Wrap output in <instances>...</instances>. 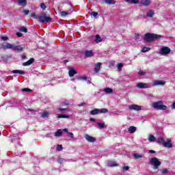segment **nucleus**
<instances>
[{
	"instance_id": "nucleus-53",
	"label": "nucleus",
	"mask_w": 175,
	"mask_h": 175,
	"mask_svg": "<svg viewBox=\"0 0 175 175\" xmlns=\"http://www.w3.org/2000/svg\"><path fill=\"white\" fill-rule=\"evenodd\" d=\"M123 169H124V170L128 171V170H129V167H128V166H124V167H123Z\"/></svg>"
},
{
	"instance_id": "nucleus-1",
	"label": "nucleus",
	"mask_w": 175,
	"mask_h": 175,
	"mask_svg": "<svg viewBox=\"0 0 175 175\" xmlns=\"http://www.w3.org/2000/svg\"><path fill=\"white\" fill-rule=\"evenodd\" d=\"M31 17H33V18L38 20V21H40V23H42V24H43V23H50V21L53 20L51 17L48 16L46 14V12H42L40 15H36V14L33 12L31 14Z\"/></svg>"
},
{
	"instance_id": "nucleus-49",
	"label": "nucleus",
	"mask_w": 175,
	"mask_h": 175,
	"mask_svg": "<svg viewBox=\"0 0 175 175\" xmlns=\"http://www.w3.org/2000/svg\"><path fill=\"white\" fill-rule=\"evenodd\" d=\"M91 16H93V17H96V16H98V12H92L91 13Z\"/></svg>"
},
{
	"instance_id": "nucleus-13",
	"label": "nucleus",
	"mask_w": 175,
	"mask_h": 175,
	"mask_svg": "<svg viewBox=\"0 0 175 175\" xmlns=\"http://www.w3.org/2000/svg\"><path fill=\"white\" fill-rule=\"evenodd\" d=\"M34 61H35V59L33 57H31L27 62H23V66H29V65H32V64H33Z\"/></svg>"
},
{
	"instance_id": "nucleus-27",
	"label": "nucleus",
	"mask_w": 175,
	"mask_h": 175,
	"mask_svg": "<svg viewBox=\"0 0 175 175\" xmlns=\"http://www.w3.org/2000/svg\"><path fill=\"white\" fill-rule=\"evenodd\" d=\"M126 2H129V3H133L134 5H138L139 0H125Z\"/></svg>"
},
{
	"instance_id": "nucleus-24",
	"label": "nucleus",
	"mask_w": 175,
	"mask_h": 175,
	"mask_svg": "<svg viewBox=\"0 0 175 175\" xmlns=\"http://www.w3.org/2000/svg\"><path fill=\"white\" fill-rule=\"evenodd\" d=\"M154 14H155V12L152 10H150L148 12H147V17H150V18H152L154 17Z\"/></svg>"
},
{
	"instance_id": "nucleus-5",
	"label": "nucleus",
	"mask_w": 175,
	"mask_h": 175,
	"mask_svg": "<svg viewBox=\"0 0 175 175\" xmlns=\"http://www.w3.org/2000/svg\"><path fill=\"white\" fill-rule=\"evenodd\" d=\"M172 50H170V48L167 46H163L161 49L159 51V54H161V55H167V54H170Z\"/></svg>"
},
{
	"instance_id": "nucleus-33",
	"label": "nucleus",
	"mask_w": 175,
	"mask_h": 175,
	"mask_svg": "<svg viewBox=\"0 0 175 175\" xmlns=\"http://www.w3.org/2000/svg\"><path fill=\"white\" fill-rule=\"evenodd\" d=\"M157 143L163 146V143H165V139H163V137L159 138Z\"/></svg>"
},
{
	"instance_id": "nucleus-2",
	"label": "nucleus",
	"mask_w": 175,
	"mask_h": 175,
	"mask_svg": "<svg viewBox=\"0 0 175 175\" xmlns=\"http://www.w3.org/2000/svg\"><path fill=\"white\" fill-rule=\"evenodd\" d=\"M162 36L154 33H145L144 40H146V43H151L154 42V40L157 39H161Z\"/></svg>"
},
{
	"instance_id": "nucleus-47",
	"label": "nucleus",
	"mask_w": 175,
	"mask_h": 175,
	"mask_svg": "<svg viewBox=\"0 0 175 175\" xmlns=\"http://www.w3.org/2000/svg\"><path fill=\"white\" fill-rule=\"evenodd\" d=\"M58 111H60V113H64L66 110L65 108H57Z\"/></svg>"
},
{
	"instance_id": "nucleus-61",
	"label": "nucleus",
	"mask_w": 175,
	"mask_h": 175,
	"mask_svg": "<svg viewBox=\"0 0 175 175\" xmlns=\"http://www.w3.org/2000/svg\"><path fill=\"white\" fill-rule=\"evenodd\" d=\"M81 106H83L81 103L78 105V107H81Z\"/></svg>"
},
{
	"instance_id": "nucleus-3",
	"label": "nucleus",
	"mask_w": 175,
	"mask_h": 175,
	"mask_svg": "<svg viewBox=\"0 0 175 175\" xmlns=\"http://www.w3.org/2000/svg\"><path fill=\"white\" fill-rule=\"evenodd\" d=\"M152 107L157 109V110H166L167 109V107L163 105V101L161 100L153 103Z\"/></svg>"
},
{
	"instance_id": "nucleus-19",
	"label": "nucleus",
	"mask_w": 175,
	"mask_h": 175,
	"mask_svg": "<svg viewBox=\"0 0 175 175\" xmlns=\"http://www.w3.org/2000/svg\"><path fill=\"white\" fill-rule=\"evenodd\" d=\"M136 130L137 129L135 126H131L128 129V132H129V133H135V132H136Z\"/></svg>"
},
{
	"instance_id": "nucleus-21",
	"label": "nucleus",
	"mask_w": 175,
	"mask_h": 175,
	"mask_svg": "<svg viewBox=\"0 0 175 175\" xmlns=\"http://www.w3.org/2000/svg\"><path fill=\"white\" fill-rule=\"evenodd\" d=\"M90 114H91V116H96V114H99V109H94L93 110H92L90 112Z\"/></svg>"
},
{
	"instance_id": "nucleus-6",
	"label": "nucleus",
	"mask_w": 175,
	"mask_h": 175,
	"mask_svg": "<svg viewBox=\"0 0 175 175\" xmlns=\"http://www.w3.org/2000/svg\"><path fill=\"white\" fill-rule=\"evenodd\" d=\"M163 146L165 147L166 148H172V147H173V144H172V139H167V141L164 142Z\"/></svg>"
},
{
	"instance_id": "nucleus-46",
	"label": "nucleus",
	"mask_w": 175,
	"mask_h": 175,
	"mask_svg": "<svg viewBox=\"0 0 175 175\" xmlns=\"http://www.w3.org/2000/svg\"><path fill=\"white\" fill-rule=\"evenodd\" d=\"M57 151H62V145H57Z\"/></svg>"
},
{
	"instance_id": "nucleus-60",
	"label": "nucleus",
	"mask_w": 175,
	"mask_h": 175,
	"mask_svg": "<svg viewBox=\"0 0 175 175\" xmlns=\"http://www.w3.org/2000/svg\"><path fill=\"white\" fill-rule=\"evenodd\" d=\"M81 105L82 106H87V103H82Z\"/></svg>"
},
{
	"instance_id": "nucleus-55",
	"label": "nucleus",
	"mask_w": 175,
	"mask_h": 175,
	"mask_svg": "<svg viewBox=\"0 0 175 175\" xmlns=\"http://www.w3.org/2000/svg\"><path fill=\"white\" fill-rule=\"evenodd\" d=\"M62 131V132H66V133H69V132L68 131V129H64Z\"/></svg>"
},
{
	"instance_id": "nucleus-18",
	"label": "nucleus",
	"mask_w": 175,
	"mask_h": 175,
	"mask_svg": "<svg viewBox=\"0 0 175 175\" xmlns=\"http://www.w3.org/2000/svg\"><path fill=\"white\" fill-rule=\"evenodd\" d=\"M141 3L143 6H149L151 3V0H142Z\"/></svg>"
},
{
	"instance_id": "nucleus-48",
	"label": "nucleus",
	"mask_w": 175,
	"mask_h": 175,
	"mask_svg": "<svg viewBox=\"0 0 175 175\" xmlns=\"http://www.w3.org/2000/svg\"><path fill=\"white\" fill-rule=\"evenodd\" d=\"M68 135L69 136V137H70V139H73V137H75V135L73 134V133H68Z\"/></svg>"
},
{
	"instance_id": "nucleus-50",
	"label": "nucleus",
	"mask_w": 175,
	"mask_h": 175,
	"mask_svg": "<svg viewBox=\"0 0 175 175\" xmlns=\"http://www.w3.org/2000/svg\"><path fill=\"white\" fill-rule=\"evenodd\" d=\"M9 38L7 36H3L1 37V40H4L6 41L8 40Z\"/></svg>"
},
{
	"instance_id": "nucleus-54",
	"label": "nucleus",
	"mask_w": 175,
	"mask_h": 175,
	"mask_svg": "<svg viewBox=\"0 0 175 175\" xmlns=\"http://www.w3.org/2000/svg\"><path fill=\"white\" fill-rule=\"evenodd\" d=\"M139 37H140L139 34H135V39H136V40L139 39Z\"/></svg>"
},
{
	"instance_id": "nucleus-32",
	"label": "nucleus",
	"mask_w": 175,
	"mask_h": 175,
	"mask_svg": "<svg viewBox=\"0 0 175 175\" xmlns=\"http://www.w3.org/2000/svg\"><path fill=\"white\" fill-rule=\"evenodd\" d=\"M60 14H61L62 17H65V16H68V14H69V12L62 11V12H60Z\"/></svg>"
},
{
	"instance_id": "nucleus-52",
	"label": "nucleus",
	"mask_w": 175,
	"mask_h": 175,
	"mask_svg": "<svg viewBox=\"0 0 175 175\" xmlns=\"http://www.w3.org/2000/svg\"><path fill=\"white\" fill-rule=\"evenodd\" d=\"M16 35L18 36V38H21L23 37V33H20V32H17Z\"/></svg>"
},
{
	"instance_id": "nucleus-41",
	"label": "nucleus",
	"mask_w": 175,
	"mask_h": 175,
	"mask_svg": "<svg viewBox=\"0 0 175 175\" xmlns=\"http://www.w3.org/2000/svg\"><path fill=\"white\" fill-rule=\"evenodd\" d=\"M149 142H155V137L154 135H150L148 138Z\"/></svg>"
},
{
	"instance_id": "nucleus-39",
	"label": "nucleus",
	"mask_w": 175,
	"mask_h": 175,
	"mask_svg": "<svg viewBox=\"0 0 175 175\" xmlns=\"http://www.w3.org/2000/svg\"><path fill=\"white\" fill-rule=\"evenodd\" d=\"M40 8H41V9H42V10H46V8H47L46 6V4H44V3H42L40 5Z\"/></svg>"
},
{
	"instance_id": "nucleus-14",
	"label": "nucleus",
	"mask_w": 175,
	"mask_h": 175,
	"mask_svg": "<svg viewBox=\"0 0 175 175\" xmlns=\"http://www.w3.org/2000/svg\"><path fill=\"white\" fill-rule=\"evenodd\" d=\"M100 66H102V63H100V62H98L95 65V68H94L95 73H99V72L100 71Z\"/></svg>"
},
{
	"instance_id": "nucleus-38",
	"label": "nucleus",
	"mask_w": 175,
	"mask_h": 175,
	"mask_svg": "<svg viewBox=\"0 0 175 175\" xmlns=\"http://www.w3.org/2000/svg\"><path fill=\"white\" fill-rule=\"evenodd\" d=\"M23 92H32V90L29 89V88H23L22 89Z\"/></svg>"
},
{
	"instance_id": "nucleus-12",
	"label": "nucleus",
	"mask_w": 175,
	"mask_h": 175,
	"mask_svg": "<svg viewBox=\"0 0 175 175\" xmlns=\"http://www.w3.org/2000/svg\"><path fill=\"white\" fill-rule=\"evenodd\" d=\"M94 51H85V53H84V56L86 57L87 58H90L91 57H94Z\"/></svg>"
},
{
	"instance_id": "nucleus-56",
	"label": "nucleus",
	"mask_w": 175,
	"mask_h": 175,
	"mask_svg": "<svg viewBox=\"0 0 175 175\" xmlns=\"http://www.w3.org/2000/svg\"><path fill=\"white\" fill-rule=\"evenodd\" d=\"M149 152L150 154H155V152H155V150H149Z\"/></svg>"
},
{
	"instance_id": "nucleus-25",
	"label": "nucleus",
	"mask_w": 175,
	"mask_h": 175,
	"mask_svg": "<svg viewBox=\"0 0 175 175\" xmlns=\"http://www.w3.org/2000/svg\"><path fill=\"white\" fill-rule=\"evenodd\" d=\"M11 72L16 74V73H19V75H25V72L21 70H14L11 71Z\"/></svg>"
},
{
	"instance_id": "nucleus-7",
	"label": "nucleus",
	"mask_w": 175,
	"mask_h": 175,
	"mask_svg": "<svg viewBox=\"0 0 175 175\" xmlns=\"http://www.w3.org/2000/svg\"><path fill=\"white\" fill-rule=\"evenodd\" d=\"M24 45H16L13 46V51H16V53H20V51H23Z\"/></svg>"
},
{
	"instance_id": "nucleus-26",
	"label": "nucleus",
	"mask_w": 175,
	"mask_h": 175,
	"mask_svg": "<svg viewBox=\"0 0 175 175\" xmlns=\"http://www.w3.org/2000/svg\"><path fill=\"white\" fill-rule=\"evenodd\" d=\"M133 157L135 158V159H143V155L138 153H135L133 154Z\"/></svg>"
},
{
	"instance_id": "nucleus-31",
	"label": "nucleus",
	"mask_w": 175,
	"mask_h": 175,
	"mask_svg": "<svg viewBox=\"0 0 175 175\" xmlns=\"http://www.w3.org/2000/svg\"><path fill=\"white\" fill-rule=\"evenodd\" d=\"M108 166L109 167H114L118 166V164L117 163H115V162H111V163H109Z\"/></svg>"
},
{
	"instance_id": "nucleus-10",
	"label": "nucleus",
	"mask_w": 175,
	"mask_h": 175,
	"mask_svg": "<svg viewBox=\"0 0 175 175\" xmlns=\"http://www.w3.org/2000/svg\"><path fill=\"white\" fill-rule=\"evenodd\" d=\"M166 81L156 80L153 81V85H165Z\"/></svg>"
},
{
	"instance_id": "nucleus-9",
	"label": "nucleus",
	"mask_w": 175,
	"mask_h": 175,
	"mask_svg": "<svg viewBox=\"0 0 175 175\" xmlns=\"http://www.w3.org/2000/svg\"><path fill=\"white\" fill-rule=\"evenodd\" d=\"M137 87L138 88L144 89V88H150V85L147 83H144L143 82H139L137 83Z\"/></svg>"
},
{
	"instance_id": "nucleus-11",
	"label": "nucleus",
	"mask_w": 175,
	"mask_h": 175,
	"mask_svg": "<svg viewBox=\"0 0 175 175\" xmlns=\"http://www.w3.org/2000/svg\"><path fill=\"white\" fill-rule=\"evenodd\" d=\"M85 139L89 142L90 143H94L95 142V137H92L91 135H88V134H86L85 135Z\"/></svg>"
},
{
	"instance_id": "nucleus-43",
	"label": "nucleus",
	"mask_w": 175,
	"mask_h": 175,
	"mask_svg": "<svg viewBox=\"0 0 175 175\" xmlns=\"http://www.w3.org/2000/svg\"><path fill=\"white\" fill-rule=\"evenodd\" d=\"M162 174H169V172L167 171V169H163L161 171Z\"/></svg>"
},
{
	"instance_id": "nucleus-57",
	"label": "nucleus",
	"mask_w": 175,
	"mask_h": 175,
	"mask_svg": "<svg viewBox=\"0 0 175 175\" xmlns=\"http://www.w3.org/2000/svg\"><path fill=\"white\" fill-rule=\"evenodd\" d=\"M172 109H175V102H174V103H172Z\"/></svg>"
},
{
	"instance_id": "nucleus-35",
	"label": "nucleus",
	"mask_w": 175,
	"mask_h": 175,
	"mask_svg": "<svg viewBox=\"0 0 175 175\" xmlns=\"http://www.w3.org/2000/svg\"><path fill=\"white\" fill-rule=\"evenodd\" d=\"M87 79H88V77L85 75L83 76H79L77 77V80H87Z\"/></svg>"
},
{
	"instance_id": "nucleus-45",
	"label": "nucleus",
	"mask_w": 175,
	"mask_h": 175,
	"mask_svg": "<svg viewBox=\"0 0 175 175\" xmlns=\"http://www.w3.org/2000/svg\"><path fill=\"white\" fill-rule=\"evenodd\" d=\"M23 13L24 14L25 16H27V15H28V14H29V10H24L23 11Z\"/></svg>"
},
{
	"instance_id": "nucleus-16",
	"label": "nucleus",
	"mask_w": 175,
	"mask_h": 175,
	"mask_svg": "<svg viewBox=\"0 0 175 175\" xmlns=\"http://www.w3.org/2000/svg\"><path fill=\"white\" fill-rule=\"evenodd\" d=\"M68 75L70 77H73L75 75H77V72L76 71V70L72 68L68 71Z\"/></svg>"
},
{
	"instance_id": "nucleus-17",
	"label": "nucleus",
	"mask_w": 175,
	"mask_h": 175,
	"mask_svg": "<svg viewBox=\"0 0 175 175\" xmlns=\"http://www.w3.org/2000/svg\"><path fill=\"white\" fill-rule=\"evenodd\" d=\"M49 116H50V113L47 111H44L41 113L40 118H49Z\"/></svg>"
},
{
	"instance_id": "nucleus-22",
	"label": "nucleus",
	"mask_w": 175,
	"mask_h": 175,
	"mask_svg": "<svg viewBox=\"0 0 175 175\" xmlns=\"http://www.w3.org/2000/svg\"><path fill=\"white\" fill-rule=\"evenodd\" d=\"M106 113H109V109H106V108H103V109H98V114H105Z\"/></svg>"
},
{
	"instance_id": "nucleus-29",
	"label": "nucleus",
	"mask_w": 175,
	"mask_h": 175,
	"mask_svg": "<svg viewBox=\"0 0 175 175\" xmlns=\"http://www.w3.org/2000/svg\"><path fill=\"white\" fill-rule=\"evenodd\" d=\"M62 135V129H59L57 131V132L55 133V136L56 137H58L59 136H61Z\"/></svg>"
},
{
	"instance_id": "nucleus-28",
	"label": "nucleus",
	"mask_w": 175,
	"mask_h": 175,
	"mask_svg": "<svg viewBox=\"0 0 175 175\" xmlns=\"http://www.w3.org/2000/svg\"><path fill=\"white\" fill-rule=\"evenodd\" d=\"M105 2L108 5H116V1L114 0H105Z\"/></svg>"
},
{
	"instance_id": "nucleus-4",
	"label": "nucleus",
	"mask_w": 175,
	"mask_h": 175,
	"mask_svg": "<svg viewBox=\"0 0 175 175\" xmlns=\"http://www.w3.org/2000/svg\"><path fill=\"white\" fill-rule=\"evenodd\" d=\"M149 162L152 166H153L154 170H158L159 165H161V161L158 160V158L154 157L149 160Z\"/></svg>"
},
{
	"instance_id": "nucleus-63",
	"label": "nucleus",
	"mask_w": 175,
	"mask_h": 175,
	"mask_svg": "<svg viewBox=\"0 0 175 175\" xmlns=\"http://www.w3.org/2000/svg\"><path fill=\"white\" fill-rule=\"evenodd\" d=\"M72 81H75V79H72Z\"/></svg>"
},
{
	"instance_id": "nucleus-30",
	"label": "nucleus",
	"mask_w": 175,
	"mask_h": 175,
	"mask_svg": "<svg viewBox=\"0 0 175 175\" xmlns=\"http://www.w3.org/2000/svg\"><path fill=\"white\" fill-rule=\"evenodd\" d=\"M19 31H21V32H24L25 33H27V32H28V29L23 26L19 28Z\"/></svg>"
},
{
	"instance_id": "nucleus-51",
	"label": "nucleus",
	"mask_w": 175,
	"mask_h": 175,
	"mask_svg": "<svg viewBox=\"0 0 175 175\" xmlns=\"http://www.w3.org/2000/svg\"><path fill=\"white\" fill-rule=\"evenodd\" d=\"M64 105L65 106H69V105H70V103H69L68 101H64Z\"/></svg>"
},
{
	"instance_id": "nucleus-36",
	"label": "nucleus",
	"mask_w": 175,
	"mask_h": 175,
	"mask_svg": "<svg viewBox=\"0 0 175 175\" xmlns=\"http://www.w3.org/2000/svg\"><path fill=\"white\" fill-rule=\"evenodd\" d=\"M97 125L100 129H103V128H105V124L102 122H97Z\"/></svg>"
},
{
	"instance_id": "nucleus-40",
	"label": "nucleus",
	"mask_w": 175,
	"mask_h": 175,
	"mask_svg": "<svg viewBox=\"0 0 175 175\" xmlns=\"http://www.w3.org/2000/svg\"><path fill=\"white\" fill-rule=\"evenodd\" d=\"M150 48L144 46L142 49V53H147V51H150Z\"/></svg>"
},
{
	"instance_id": "nucleus-23",
	"label": "nucleus",
	"mask_w": 175,
	"mask_h": 175,
	"mask_svg": "<svg viewBox=\"0 0 175 175\" xmlns=\"http://www.w3.org/2000/svg\"><path fill=\"white\" fill-rule=\"evenodd\" d=\"M18 4L19 6H25L27 5V0H18Z\"/></svg>"
},
{
	"instance_id": "nucleus-58",
	"label": "nucleus",
	"mask_w": 175,
	"mask_h": 175,
	"mask_svg": "<svg viewBox=\"0 0 175 175\" xmlns=\"http://www.w3.org/2000/svg\"><path fill=\"white\" fill-rule=\"evenodd\" d=\"M90 121H92V122H95V121H96V120L92 118H90Z\"/></svg>"
},
{
	"instance_id": "nucleus-15",
	"label": "nucleus",
	"mask_w": 175,
	"mask_h": 175,
	"mask_svg": "<svg viewBox=\"0 0 175 175\" xmlns=\"http://www.w3.org/2000/svg\"><path fill=\"white\" fill-rule=\"evenodd\" d=\"M103 38H102V37H100V35L96 34L95 36V40H94L95 43H96V44L100 43V42H103Z\"/></svg>"
},
{
	"instance_id": "nucleus-44",
	"label": "nucleus",
	"mask_w": 175,
	"mask_h": 175,
	"mask_svg": "<svg viewBox=\"0 0 175 175\" xmlns=\"http://www.w3.org/2000/svg\"><path fill=\"white\" fill-rule=\"evenodd\" d=\"M139 76H144L146 75V72H144L143 70H140L138 72Z\"/></svg>"
},
{
	"instance_id": "nucleus-34",
	"label": "nucleus",
	"mask_w": 175,
	"mask_h": 175,
	"mask_svg": "<svg viewBox=\"0 0 175 175\" xmlns=\"http://www.w3.org/2000/svg\"><path fill=\"white\" fill-rule=\"evenodd\" d=\"M105 92H106L107 94H111V92H113V89L110 88H105L104 90Z\"/></svg>"
},
{
	"instance_id": "nucleus-62",
	"label": "nucleus",
	"mask_w": 175,
	"mask_h": 175,
	"mask_svg": "<svg viewBox=\"0 0 175 175\" xmlns=\"http://www.w3.org/2000/svg\"><path fill=\"white\" fill-rule=\"evenodd\" d=\"M65 62H66V63L68 62V60H66Z\"/></svg>"
},
{
	"instance_id": "nucleus-8",
	"label": "nucleus",
	"mask_w": 175,
	"mask_h": 175,
	"mask_svg": "<svg viewBox=\"0 0 175 175\" xmlns=\"http://www.w3.org/2000/svg\"><path fill=\"white\" fill-rule=\"evenodd\" d=\"M129 110H135L136 111H139L142 110V107L137 105H131L129 107Z\"/></svg>"
},
{
	"instance_id": "nucleus-59",
	"label": "nucleus",
	"mask_w": 175,
	"mask_h": 175,
	"mask_svg": "<svg viewBox=\"0 0 175 175\" xmlns=\"http://www.w3.org/2000/svg\"><path fill=\"white\" fill-rule=\"evenodd\" d=\"M27 56L25 55H22V59H25Z\"/></svg>"
},
{
	"instance_id": "nucleus-42",
	"label": "nucleus",
	"mask_w": 175,
	"mask_h": 175,
	"mask_svg": "<svg viewBox=\"0 0 175 175\" xmlns=\"http://www.w3.org/2000/svg\"><path fill=\"white\" fill-rule=\"evenodd\" d=\"M58 118H69L68 115H59Z\"/></svg>"
},
{
	"instance_id": "nucleus-20",
	"label": "nucleus",
	"mask_w": 175,
	"mask_h": 175,
	"mask_svg": "<svg viewBox=\"0 0 175 175\" xmlns=\"http://www.w3.org/2000/svg\"><path fill=\"white\" fill-rule=\"evenodd\" d=\"M14 46V45L10 44V43H7L6 45L3 46V50H7V49H12V50H13Z\"/></svg>"
},
{
	"instance_id": "nucleus-37",
	"label": "nucleus",
	"mask_w": 175,
	"mask_h": 175,
	"mask_svg": "<svg viewBox=\"0 0 175 175\" xmlns=\"http://www.w3.org/2000/svg\"><path fill=\"white\" fill-rule=\"evenodd\" d=\"M122 66H124V64H122V63L118 64V70H119V72H121L122 70Z\"/></svg>"
}]
</instances>
